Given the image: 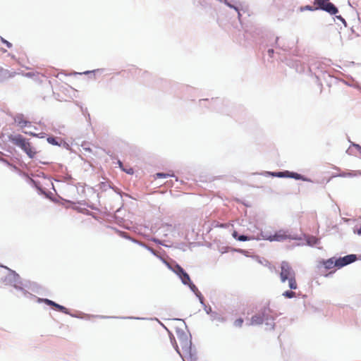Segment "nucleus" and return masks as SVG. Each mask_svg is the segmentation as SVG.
<instances>
[{
  "label": "nucleus",
  "instance_id": "nucleus-33",
  "mask_svg": "<svg viewBox=\"0 0 361 361\" xmlns=\"http://www.w3.org/2000/svg\"><path fill=\"white\" fill-rule=\"evenodd\" d=\"M357 234L361 235V227L358 229Z\"/></svg>",
  "mask_w": 361,
  "mask_h": 361
},
{
  "label": "nucleus",
  "instance_id": "nucleus-25",
  "mask_svg": "<svg viewBox=\"0 0 361 361\" xmlns=\"http://www.w3.org/2000/svg\"><path fill=\"white\" fill-rule=\"evenodd\" d=\"M171 175L169 173H157L156 174V176L157 178H166L170 176Z\"/></svg>",
  "mask_w": 361,
  "mask_h": 361
},
{
  "label": "nucleus",
  "instance_id": "nucleus-27",
  "mask_svg": "<svg viewBox=\"0 0 361 361\" xmlns=\"http://www.w3.org/2000/svg\"><path fill=\"white\" fill-rule=\"evenodd\" d=\"M47 140L49 143L54 144V142H55L54 138L49 137Z\"/></svg>",
  "mask_w": 361,
  "mask_h": 361
},
{
  "label": "nucleus",
  "instance_id": "nucleus-9",
  "mask_svg": "<svg viewBox=\"0 0 361 361\" xmlns=\"http://www.w3.org/2000/svg\"><path fill=\"white\" fill-rule=\"evenodd\" d=\"M15 74L16 73L10 72L8 70L0 66V82L13 77Z\"/></svg>",
  "mask_w": 361,
  "mask_h": 361
},
{
  "label": "nucleus",
  "instance_id": "nucleus-36",
  "mask_svg": "<svg viewBox=\"0 0 361 361\" xmlns=\"http://www.w3.org/2000/svg\"><path fill=\"white\" fill-rule=\"evenodd\" d=\"M323 1H324V2H325V1H328L329 0H323Z\"/></svg>",
  "mask_w": 361,
  "mask_h": 361
},
{
  "label": "nucleus",
  "instance_id": "nucleus-29",
  "mask_svg": "<svg viewBox=\"0 0 361 361\" xmlns=\"http://www.w3.org/2000/svg\"><path fill=\"white\" fill-rule=\"evenodd\" d=\"M126 172L129 174H132L133 173V169L130 168L128 170H127Z\"/></svg>",
  "mask_w": 361,
  "mask_h": 361
},
{
  "label": "nucleus",
  "instance_id": "nucleus-17",
  "mask_svg": "<svg viewBox=\"0 0 361 361\" xmlns=\"http://www.w3.org/2000/svg\"><path fill=\"white\" fill-rule=\"evenodd\" d=\"M173 271L178 276H181L184 272V269L178 264H176L174 268L173 269Z\"/></svg>",
  "mask_w": 361,
  "mask_h": 361
},
{
  "label": "nucleus",
  "instance_id": "nucleus-26",
  "mask_svg": "<svg viewBox=\"0 0 361 361\" xmlns=\"http://www.w3.org/2000/svg\"><path fill=\"white\" fill-rule=\"evenodd\" d=\"M353 146L359 152V154L361 156V146L355 143L353 144Z\"/></svg>",
  "mask_w": 361,
  "mask_h": 361
},
{
  "label": "nucleus",
  "instance_id": "nucleus-16",
  "mask_svg": "<svg viewBox=\"0 0 361 361\" xmlns=\"http://www.w3.org/2000/svg\"><path fill=\"white\" fill-rule=\"evenodd\" d=\"M287 177L288 178H293L296 180H305L300 174L293 172H289L286 171Z\"/></svg>",
  "mask_w": 361,
  "mask_h": 361
},
{
  "label": "nucleus",
  "instance_id": "nucleus-19",
  "mask_svg": "<svg viewBox=\"0 0 361 361\" xmlns=\"http://www.w3.org/2000/svg\"><path fill=\"white\" fill-rule=\"evenodd\" d=\"M283 295L287 298H293L296 296V294L295 292H293L292 290H286L283 293Z\"/></svg>",
  "mask_w": 361,
  "mask_h": 361
},
{
  "label": "nucleus",
  "instance_id": "nucleus-28",
  "mask_svg": "<svg viewBox=\"0 0 361 361\" xmlns=\"http://www.w3.org/2000/svg\"><path fill=\"white\" fill-rule=\"evenodd\" d=\"M226 5H227V6H228L229 7H231V8H234V9H235L236 11H238V8H236V7H235V6H232L231 4H229V3H228V2H226Z\"/></svg>",
  "mask_w": 361,
  "mask_h": 361
},
{
  "label": "nucleus",
  "instance_id": "nucleus-10",
  "mask_svg": "<svg viewBox=\"0 0 361 361\" xmlns=\"http://www.w3.org/2000/svg\"><path fill=\"white\" fill-rule=\"evenodd\" d=\"M326 269H331L337 267L336 259L334 257L329 258L320 262Z\"/></svg>",
  "mask_w": 361,
  "mask_h": 361
},
{
  "label": "nucleus",
  "instance_id": "nucleus-7",
  "mask_svg": "<svg viewBox=\"0 0 361 361\" xmlns=\"http://www.w3.org/2000/svg\"><path fill=\"white\" fill-rule=\"evenodd\" d=\"M357 259V257L355 255H346L343 257H340L338 259H336V263H337V267L338 268H341L345 265H348L353 262H355Z\"/></svg>",
  "mask_w": 361,
  "mask_h": 361
},
{
  "label": "nucleus",
  "instance_id": "nucleus-18",
  "mask_svg": "<svg viewBox=\"0 0 361 361\" xmlns=\"http://www.w3.org/2000/svg\"><path fill=\"white\" fill-rule=\"evenodd\" d=\"M54 307H55L57 310H59L63 313L68 314V309L61 305L56 303Z\"/></svg>",
  "mask_w": 361,
  "mask_h": 361
},
{
  "label": "nucleus",
  "instance_id": "nucleus-12",
  "mask_svg": "<svg viewBox=\"0 0 361 361\" xmlns=\"http://www.w3.org/2000/svg\"><path fill=\"white\" fill-rule=\"evenodd\" d=\"M361 175V171H350L348 172H343L340 174L341 177H355Z\"/></svg>",
  "mask_w": 361,
  "mask_h": 361
},
{
  "label": "nucleus",
  "instance_id": "nucleus-22",
  "mask_svg": "<svg viewBox=\"0 0 361 361\" xmlns=\"http://www.w3.org/2000/svg\"><path fill=\"white\" fill-rule=\"evenodd\" d=\"M42 301L47 304V305H49V306H51V307H54L56 302L52 301V300H50L49 299H43Z\"/></svg>",
  "mask_w": 361,
  "mask_h": 361
},
{
  "label": "nucleus",
  "instance_id": "nucleus-8",
  "mask_svg": "<svg viewBox=\"0 0 361 361\" xmlns=\"http://www.w3.org/2000/svg\"><path fill=\"white\" fill-rule=\"evenodd\" d=\"M264 321H268V317H264L261 314H257L252 317L250 319V325H259L262 324Z\"/></svg>",
  "mask_w": 361,
  "mask_h": 361
},
{
  "label": "nucleus",
  "instance_id": "nucleus-2",
  "mask_svg": "<svg viewBox=\"0 0 361 361\" xmlns=\"http://www.w3.org/2000/svg\"><path fill=\"white\" fill-rule=\"evenodd\" d=\"M11 141L16 145L20 147L30 158H33L37 152L31 145V143L22 135H18L11 137Z\"/></svg>",
  "mask_w": 361,
  "mask_h": 361
},
{
  "label": "nucleus",
  "instance_id": "nucleus-34",
  "mask_svg": "<svg viewBox=\"0 0 361 361\" xmlns=\"http://www.w3.org/2000/svg\"><path fill=\"white\" fill-rule=\"evenodd\" d=\"M27 75H28V76H31V75H32V74L29 73H27ZM32 75H35V74H32Z\"/></svg>",
  "mask_w": 361,
  "mask_h": 361
},
{
  "label": "nucleus",
  "instance_id": "nucleus-32",
  "mask_svg": "<svg viewBox=\"0 0 361 361\" xmlns=\"http://www.w3.org/2000/svg\"><path fill=\"white\" fill-rule=\"evenodd\" d=\"M25 133L30 134V135H35V133L32 132H25Z\"/></svg>",
  "mask_w": 361,
  "mask_h": 361
},
{
  "label": "nucleus",
  "instance_id": "nucleus-13",
  "mask_svg": "<svg viewBox=\"0 0 361 361\" xmlns=\"http://www.w3.org/2000/svg\"><path fill=\"white\" fill-rule=\"evenodd\" d=\"M271 312V310L269 307H264L262 312L259 313V314H261V316L264 317V318L265 317H268V320L269 319H274V317H271L270 315Z\"/></svg>",
  "mask_w": 361,
  "mask_h": 361
},
{
  "label": "nucleus",
  "instance_id": "nucleus-3",
  "mask_svg": "<svg viewBox=\"0 0 361 361\" xmlns=\"http://www.w3.org/2000/svg\"><path fill=\"white\" fill-rule=\"evenodd\" d=\"M192 341L190 336L186 334H179L176 341V349L179 354H190Z\"/></svg>",
  "mask_w": 361,
  "mask_h": 361
},
{
  "label": "nucleus",
  "instance_id": "nucleus-1",
  "mask_svg": "<svg viewBox=\"0 0 361 361\" xmlns=\"http://www.w3.org/2000/svg\"><path fill=\"white\" fill-rule=\"evenodd\" d=\"M279 276L281 281L282 283L287 281L288 287L291 290H296L298 288L296 274L289 262L283 261L281 263Z\"/></svg>",
  "mask_w": 361,
  "mask_h": 361
},
{
  "label": "nucleus",
  "instance_id": "nucleus-30",
  "mask_svg": "<svg viewBox=\"0 0 361 361\" xmlns=\"http://www.w3.org/2000/svg\"><path fill=\"white\" fill-rule=\"evenodd\" d=\"M268 52H269L270 56H272V54H274V50L273 49H269Z\"/></svg>",
  "mask_w": 361,
  "mask_h": 361
},
{
  "label": "nucleus",
  "instance_id": "nucleus-5",
  "mask_svg": "<svg viewBox=\"0 0 361 361\" xmlns=\"http://www.w3.org/2000/svg\"><path fill=\"white\" fill-rule=\"evenodd\" d=\"M316 2L322 9L330 14H336L338 11V8L331 3L324 2L323 0H316Z\"/></svg>",
  "mask_w": 361,
  "mask_h": 361
},
{
  "label": "nucleus",
  "instance_id": "nucleus-14",
  "mask_svg": "<svg viewBox=\"0 0 361 361\" xmlns=\"http://www.w3.org/2000/svg\"><path fill=\"white\" fill-rule=\"evenodd\" d=\"M35 76L39 80V83H44L47 87H49L50 82L47 80L46 76L39 73H37Z\"/></svg>",
  "mask_w": 361,
  "mask_h": 361
},
{
  "label": "nucleus",
  "instance_id": "nucleus-6",
  "mask_svg": "<svg viewBox=\"0 0 361 361\" xmlns=\"http://www.w3.org/2000/svg\"><path fill=\"white\" fill-rule=\"evenodd\" d=\"M14 121L21 128L31 126V122L23 114H16L14 117Z\"/></svg>",
  "mask_w": 361,
  "mask_h": 361
},
{
  "label": "nucleus",
  "instance_id": "nucleus-4",
  "mask_svg": "<svg viewBox=\"0 0 361 361\" xmlns=\"http://www.w3.org/2000/svg\"><path fill=\"white\" fill-rule=\"evenodd\" d=\"M264 239L269 241H283L287 239H292L290 234L288 231L283 230H279L276 231L274 235H270L269 236H263Z\"/></svg>",
  "mask_w": 361,
  "mask_h": 361
},
{
  "label": "nucleus",
  "instance_id": "nucleus-35",
  "mask_svg": "<svg viewBox=\"0 0 361 361\" xmlns=\"http://www.w3.org/2000/svg\"><path fill=\"white\" fill-rule=\"evenodd\" d=\"M118 164H119L120 166L121 167V166H122V163L119 161H118Z\"/></svg>",
  "mask_w": 361,
  "mask_h": 361
},
{
  "label": "nucleus",
  "instance_id": "nucleus-23",
  "mask_svg": "<svg viewBox=\"0 0 361 361\" xmlns=\"http://www.w3.org/2000/svg\"><path fill=\"white\" fill-rule=\"evenodd\" d=\"M129 71L132 74H137V73H140L141 72V70L136 67H132L131 68L129 69Z\"/></svg>",
  "mask_w": 361,
  "mask_h": 361
},
{
  "label": "nucleus",
  "instance_id": "nucleus-20",
  "mask_svg": "<svg viewBox=\"0 0 361 361\" xmlns=\"http://www.w3.org/2000/svg\"><path fill=\"white\" fill-rule=\"evenodd\" d=\"M243 319L242 318L237 319L234 322L233 324L236 327H241L243 324Z\"/></svg>",
  "mask_w": 361,
  "mask_h": 361
},
{
  "label": "nucleus",
  "instance_id": "nucleus-11",
  "mask_svg": "<svg viewBox=\"0 0 361 361\" xmlns=\"http://www.w3.org/2000/svg\"><path fill=\"white\" fill-rule=\"evenodd\" d=\"M232 235L233 238H237L239 241H247V240H251L255 239L252 236H247V235H244L238 236V233L235 231H233Z\"/></svg>",
  "mask_w": 361,
  "mask_h": 361
},
{
  "label": "nucleus",
  "instance_id": "nucleus-15",
  "mask_svg": "<svg viewBox=\"0 0 361 361\" xmlns=\"http://www.w3.org/2000/svg\"><path fill=\"white\" fill-rule=\"evenodd\" d=\"M179 277L181 279L183 283H184L185 285H190V283H191L190 278L189 275L186 272H184Z\"/></svg>",
  "mask_w": 361,
  "mask_h": 361
},
{
  "label": "nucleus",
  "instance_id": "nucleus-31",
  "mask_svg": "<svg viewBox=\"0 0 361 361\" xmlns=\"http://www.w3.org/2000/svg\"><path fill=\"white\" fill-rule=\"evenodd\" d=\"M305 9L310 10V11H312V7H311V6H305Z\"/></svg>",
  "mask_w": 361,
  "mask_h": 361
},
{
  "label": "nucleus",
  "instance_id": "nucleus-24",
  "mask_svg": "<svg viewBox=\"0 0 361 361\" xmlns=\"http://www.w3.org/2000/svg\"><path fill=\"white\" fill-rule=\"evenodd\" d=\"M1 41L4 44H5L8 48L12 47V44L11 42H9L8 41L6 40L5 39H4L3 37H1Z\"/></svg>",
  "mask_w": 361,
  "mask_h": 361
},
{
  "label": "nucleus",
  "instance_id": "nucleus-21",
  "mask_svg": "<svg viewBox=\"0 0 361 361\" xmlns=\"http://www.w3.org/2000/svg\"><path fill=\"white\" fill-rule=\"evenodd\" d=\"M273 176H276L279 178L282 177H287L286 171L284 172H278V173H271Z\"/></svg>",
  "mask_w": 361,
  "mask_h": 361
}]
</instances>
